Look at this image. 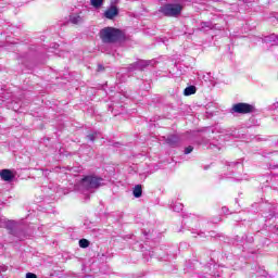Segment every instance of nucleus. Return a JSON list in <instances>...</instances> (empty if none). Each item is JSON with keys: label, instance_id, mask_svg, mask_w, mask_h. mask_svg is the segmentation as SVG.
Returning <instances> with one entry per match:
<instances>
[{"label": "nucleus", "instance_id": "11", "mask_svg": "<svg viewBox=\"0 0 278 278\" xmlns=\"http://www.w3.org/2000/svg\"><path fill=\"white\" fill-rule=\"evenodd\" d=\"M70 21L73 23V25H79V23H81L83 18L79 15L74 14V15L70 16Z\"/></svg>", "mask_w": 278, "mask_h": 278}, {"label": "nucleus", "instance_id": "15", "mask_svg": "<svg viewBox=\"0 0 278 278\" xmlns=\"http://www.w3.org/2000/svg\"><path fill=\"white\" fill-rule=\"evenodd\" d=\"M201 29L205 30V29H212L214 26L212 25L211 22H202L200 24Z\"/></svg>", "mask_w": 278, "mask_h": 278}, {"label": "nucleus", "instance_id": "6", "mask_svg": "<svg viewBox=\"0 0 278 278\" xmlns=\"http://www.w3.org/2000/svg\"><path fill=\"white\" fill-rule=\"evenodd\" d=\"M0 177L3 181H12L14 179V175L10 169L0 170Z\"/></svg>", "mask_w": 278, "mask_h": 278}, {"label": "nucleus", "instance_id": "12", "mask_svg": "<svg viewBox=\"0 0 278 278\" xmlns=\"http://www.w3.org/2000/svg\"><path fill=\"white\" fill-rule=\"evenodd\" d=\"M147 66H149L148 61H137V71H143V68H147Z\"/></svg>", "mask_w": 278, "mask_h": 278}, {"label": "nucleus", "instance_id": "14", "mask_svg": "<svg viewBox=\"0 0 278 278\" xmlns=\"http://www.w3.org/2000/svg\"><path fill=\"white\" fill-rule=\"evenodd\" d=\"M79 247L80 249H88V247H90V241H88L87 239H80Z\"/></svg>", "mask_w": 278, "mask_h": 278}, {"label": "nucleus", "instance_id": "17", "mask_svg": "<svg viewBox=\"0 0 278 278\" xmlns=\"http://www.w3.org/2000/svg\"><path fill=\"white\" fill-rule=\"evenodd\" d=\"M99 137V132H90L89 135H87L88 140H90V142H94L96 138Z\"/></svg>", "mask_w": 278, "mask_h": 278}, {"label": "nucleus", "instance_id": "22", "mask_svg": "<svg viewBox=\"0 0 278 278\" xmlns=\"http://www.w3.org/2000/svg\"><path fill=\"white\" fill-rule=\"evenodd\" d=\"M99 71H103V66L102 65H99Z\"/></svg>", "mask_w": 278, "mask_h": 278}, {"label": "nucleus", "instance_id": "13", "mask_svg": "<svg viewBox=\"0 0 278 278\" xmlns=\"http://www.w3.org/2000/svg\"><path fill=\"white\" fill-rule=\"evenodd\" d=\"M239 166H242L239 162H232L228 164L227 170H230V173H233V170H237Z\"/></svg>", "mask_w": 278, "mask_h": 278}, {"label": "nucleus", "instance_id": "19", "mask_svg": "<svg viewBox=\"0 0 278 278\" xmlns=\"http://www.w3.org/2000/svg\"><path fill=\"white\" fill-rule=\"evenodd\" d=\"M128 71H138V63H137V62L131 63V64L128 66Z\"/></svg>", "mask_w": 278, "mask_h": 278}, {"label": "nucleus", "instance_id": "1", "mask_svg": "<svg viewBox=\"0 0 278 278\" xmlns=\"http://www.w3.org/2000/svg\"><path fill=\"white\" fill-rule=\"evenodd\" d=\"M103 186V178L94 175L85 176L78 184L75 185V190L78 192H94L97 188Z\"/></svg>", "mask_w": 278, "mask_h": 278}, {"label": "nucleus", "instance_id": "21", "mask_svg": "<svg viewBox=\"0 0 278 278\" xmlns=\"http://www.w3.org/2000/svg\"><path fill=\"white\" fill-rule=\"evenodd\" d=\"M26 278H38V276H36L34 273H27Z\"/></svg>", "mask_w": 278, "mask_h": 278}, {"label": "nucleus", "instance_id": "16", "mask_svg": "<svg viewBox=\"0 0 278 278\" xmlns=\"http://www.w3.org/2000/svg\"><path fill=\"white\" fill-rule=\"evenodd\" d=\"M103 1L105 0H91V5L96 9H99L101 5H103Z\"/></svg>", "mask_w": 278, "mask_h": 278}, {"label": "nucleus", "instance_id": "7", "mask_svg": "<svg viewBox=\"0 0 278 278\" xmlns=\"http://www.w3.org/2000/svg\"><path fill=\"white\" fill-rule=\"evenodd\" d=\"M7 229L10 231L11 236H15L16 238H18V233L16 232V222H7Z\"/></svg>", "mask_w": 278, "mask_h": 278}, {"label": "nucleus", "instance_id": "3", "mask_svg": "<svg viewBox=\"0 0 278 278\" xmlns=\"http://www.w3.org/2000/svg\"><path fill=\"white\" fill-rule=\"evenodd\" d=\"M181 10H184L181 4L167 3V4L162 5L159 9V12L161 14H163V16L175 18V17L179 16V14H181Z\"/></svg>", "mask_w": 278, "mask_h": 278}, {"label": "nucleus", "instance_id": "18", "mask_svg": "<svg viewBox=\"0 0 278 278\" xmlns=\"http://www.w3.org/2000/svg\"><path fill=\"white\" fill-rule=\"evenodd\" d=\"M172 208L174 210V212H181L184 210V204H176L173 205Z\"/></svg>", "mask_w": 278, "mask_h": 278}, {"label": "nucleus", "instance_id": "9", "mask_svg": "<svg viewBox=\"0 0 278 278\" xmlns=\"http://www.w3.org/2000/svg\"><path fill=\"white\" fill-rule=\"evenodd\" d=\"M132 194L136 199H140V197H142V185L135 186Z\"/></svg>", "mask_w": 278, "mask_h": 278}, {"label": "nucleus", "instance_id": "20", "mask_svg": "<svg viewBox=\"0 0 278 278\" xmlns=\"http://www.w3.org/2000/svg\"><path fill=\"white\" fill-rule=\"evenodd\" d=\"M191 151H194V148L192 146H189L185 149V155H189Z\"/></svg>", "mask_w": 278, "mask_h": 278}, {"label": "nucleus", "instance_id": "5", "mask_svg": "<svg viewBox=\"0 0 278 278\" xmlns=\"http://www.w3.org/2000/svg\"><path fill=\"white\" fill-rule=\"evenodd\" d=\"M105 18H109L112 21L115 16H118V8L112 5L104 12Z\"/></svg>", "mask_w": 278, "mask_h": 278}, {"label": "nucleus", "instance_id": "2", "mask_svg": "<svg viewBox=\"0 0 278 278\" xmlns=\"http://www.w3.org/2000/svg\"><path fill=\"white\" fill-rule=\"evenodd\" d=\"M122 36L123 33L118 28L105 27L100 30V38L102 42H105L108 45H112V42H117V40H121Z\"/></svg>", "mask_w": 278, "mask_h": 278}, {"label": "nucleus", "instance_id": "23", "mask_svg": "<svg viewBox=\"0 0 278 278\" xmlns=\"http://www.w3.org/2000/svg\"><path fill=\"white\" fill-rule=\"evenodd\" d=\"M235 179H236L237 181H240V179H239L238 177H235Z\"/></svg>", "mask_w": 278, "mask_h": 278}, {"label": "nucleus", "instance_id": "8", "mask_svg": "<svg viewBox=\"0 0 278 278\" xmlns=\"http://www.w3.org/2000/svg\"><path fill=\"white\" fill-rule=\"evenodd\" d=\"M166 144H168L169 147H177V144H179V137L175 135L167 137Z\"/></svg>", "mask_w": 278, "mask_h": 278}, {"label": "nucleus", "instance_id": "10", "mask_svg": "<svg viewBox=\"0 0 278 278\" xmlns=\"http://www.w3.org/2000/svg\"><path fill=\"white\" fill-rule=\"evenodd\" d=\"M195 93H197L195 86H189V87L185 88V90H184L185 97H190L191 94H195Z\"/></svg>", "mask_w": 278, "mask_h": 278}, {"label": "nucleus", "instance_id": "4", "mask_svg": "<svg viewBox=\"0 0 278 278\" xmlns=\"http://www.w3.org/2000/svg\"><path fill=\"white\" fill-rule=\"evenodd\" d=\"M230 112L231 114H251L255 112V106H253V104L239 102L232 105Z\"/></svg>", "mask_w": 278, "mask_h": 278}]
</instances>
